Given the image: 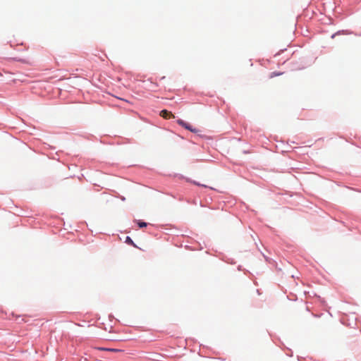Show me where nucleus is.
<instances>
[{"mask_svg": "<svg viewBox=\"0 0 361 361\" xmlns=\"http://www.w3.org/2000/svg\"><path fill=\"white\" fill-rule=\"evenodd\" d=\"M137 224H138L139 227H140V228H143V227H146L147 226V223H145V222L139 221L137 223Z\"/></svg>", "mask_w": 361, "mask_h": 361, "instance_id": "423d86ee", "label": "nucleus"}, {"mask_svg": "<svg viewBox=\"0 0 361 361\" xmlns=\"http://www.w3.org/2000/svg\"><path fill=\"white\" fill-rule=\"evenodd\" d=\"M126 243L129 244V245H133L134 247H136L135 244L133 243V241L132 240V239L129 236L126 237Z\"/></svg>", "mask_w": 361, "mask_h": 361, "instance_id": "20e7f679", "label": "nucleus"}, {"mask_svg": "<svg viewBox=\"0 0 361 361\" xmlns=\"http://www.w3.org/2000/svg\"><path fill=\"white\" fill-rule=\"evenodd\" d=\"M160 116L165 119L174 118L175 116L171 112L166 109L161 111Z\"/></svg>", "mask_w": 361, "mask_h": 361, "instance_id": "f03ea898", "label": "nucleus"}, {"mask_svg": "<svg viewBox=\"0 0 361 361\" xmlns=\"http://www.w3.org/2000/svg\"><path fill=\"white\" fill-rule=\"evenodd\" d=\"M194 183H195V185H201V186H202V187H204V188H207V185H202V184H200V183H197V182H194Z\"/></svg>", "mask_w": 361, "mask_h": 361, "instance_id": "0eeeda50", "label": "nucleus"}, {"mask_svg": "<svg viewBox=\"0 0 361 361\" xmlns=\"http://www.w3.org/2000/svg\"><path fill=\"white\" fill-rule=\"evenodd\" d=\"M177 123L178 125H180V126L183 127L184 128L191 131V132H193V133H196L197 132V130L193 128L192 127V126H190L189 123L185 122L182 119H178L177 120Z\"/></svg>", "mask_w": 361, "mask_h": 361, "instance_id": "f257e3e1", "label": "nucleus"}, {"mask_svg": "<svg viewBox=\"0 0 361 361\" xmlns=\"http://www.w3.org/2000/svg\"><path fill=\"white\" fill-rule=\"evenodd\" d=\"M99 350H106V351H110V352H120L121 350L116 349V348H97Z\"/></svg>", "mask_w": 361, "mask_h": 361, "instance_id": "7ed1b4c3", "label": "nucleus"}, {"mask_svg": "<svg viewBox=\"0 0 361 361\" xmlns=\"http://www.w3.org/2000/svg\"><path fill=\"white\" fill-rule=\"evenodd\" d=\"M281 74H282V73H280V72H272V73H271L269 78H272L275 76L281 75Z\"/></svg>", "mask_w": 361, "mask_h": 361, "instance_id": "39448f33", "label": "nucleus"}]
</instances>
